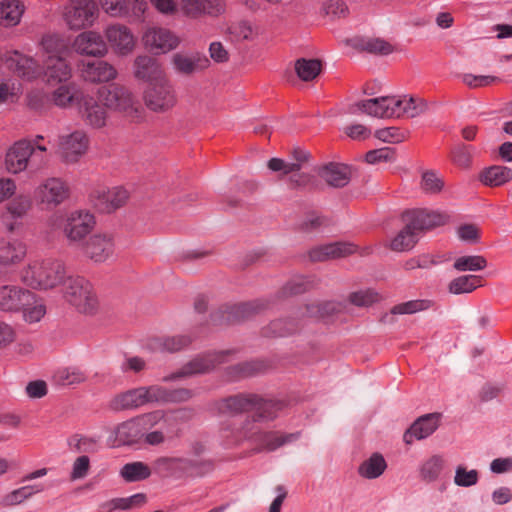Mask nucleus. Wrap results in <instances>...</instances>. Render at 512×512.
Masks as SVG:
<instances>
[{"label":"nucleus","instance_id":"1","mask_svg":"<svg viewBox=\"0 0 512 512\" xmlns=\"http://www.w3.org/2000/svg\"><path fill=\"white\" fill-rule=\"evenodd\" d=\"M65 277V265L56 259L34 261L22 271V281L33 288H54L61 284Z\"/></svg>","mask_w":512,"mask_h":512},{"label":"nucleus","instance_id":"2","mask_svg":"<svg viewBox=\"0 0 512 512\" xmlns=\"http://www.w3.org/2000/svg\"><path fill=\"white\" fill-rule=\"evenodd\" d=\"M98 100L111 110L121 113L131 121L143 117V108L133 93L125 86L112 84L99 89Z\"/></svg>","mask_w":512,"mask_h":512},{"label":"nucleus","instance_id":"3","mask_svg":"<svg viewBox=\"0 0 512 512\" xmlns=\"http://www.w3.org/2000/svg\"><path fill=\"white\" fill-rule=\"evenodd\" d=\"M64 297L82 314L93 315L99 309L98 297L93 286L83 277H67L64 282Z\"/></svg>","mask_w":512,"mask_h":512},{"label":"nucleus","instance_id":"4","mask_svg":"<svg viewBox=\"0 0 512 512\" xmlns=\"http://www.w3.org/2000/svg\"><path fill=\"white\" fill-rule=\"evenodd\" d=\"M98 16L99 8L94 0H68L62 11L63 21L73 31L92 27Z\"/></svg>","mask_w":512,"mask_h":512},{"label":"nucleus","instance_id":"5","mask_svg":"<svg viewBox=\"0 0 512 512\" xmlns=\"http://www.w3.org/2000/svg\"><path fill=\"white\" fill-rule=\"evenodd\" d=\"M268 306L269 302L262 299L225 306L211 314V322L215 326L237 324L263 312Z\"/></svg>","mask_w":512,"mask_h":512},{"label":"nucleus","instance_id":"6","mask_svg":"<svg viewBox=\"0 0 512 512\" xmlns=\"http://www.w3.org/2000/svg\"><path fill=\"white\" fill-rule=\"evenodd\" d=\"M163 418L162 411H154L123 422L117 427L116 438L123 445L136 444Z\"/></svg>","mask_w":512,"mask_h":512},{"label":"nucleus","instance_id":"7","mask_svg":"<svg viewBox=\"0 0 512 512\" xmlns=\"http://www.w3.org/2000/svg\"><path fill=\"white\" fill-rule=\"evenodd\" d=\"M145 106L155 113H165L177 104V94L169 78L149 84L143 93Z\"/></svg>","mask_w":512,"mask_h":512},{"label":"nucleus","instance_id":"8","mask_svg":"<svg viewBox=\"0 0 512 512\" xmlns=\"http://www.w3.org/2000/svg\"><path fill=\"white\" fill-rule=\"evenodd\" d=\"M228 354H230L229 350L199 354L183 365L178 371L164 377L163 380L168 382L197 374L209 373L215 369L216 366L222 364L225 356Z\"/></svg>","mask_w":512,"mask_h":512},{"label":"nucleus","instance_id":"9","mask_svg":"<svg viewBox=\"0 0 512 512\" xmlns=\"http://www.w3.org/2000/svg\"><path fill=\"white\" fill-rule=\"evenodd\" d=\"M96 225L95 217L88 211L71 212L63 225V233L71 245H80Z\"/></svg>","mask_w":512,"mask_h":512},{"label":"nucleus","instance_id":"10","mask_svg":"<svg viewBox=\"0 0 512 512\" xmlns=\"http://www.w3.org/2000/svg\"><path fill=\"white\" fill-rule=\"evenodd\" d=\"M141 42L148 52L165 54L176 49L180 39L169 29L153 26L143 32Z\"/></svg>","mask_w":512,"mask_h":512},{"label":"nucleus","instance_id":"11","mask_svg":"<svg viewBox=\"0 0 512 512\" xmlns=\"http://www.w3.org/2000/svg\"><path fill=\"white\" fill-rule=\"evenodd\" d=\"M402 219L408 221L419 233L448 224L450 222V215L447 212L414 209L404 212Z\"/></svg>","mask_w":512,"mask_h":512},{"label":"nucleus","instance_id":"12","mask_svg":"<svg viewBox=\"0 0 512 512\" xmlns=\"http://www.w3.org/2000/svg\"><path fill=\"white\" fill-rule=\"evenodd\" d=\"M402 105V99L389 96L372 98L356 104L362 113L378 118L400 117Z\"/></svg>","mask_w":512,"mask_h":512},{"label":"nucleus","instance_id":"13","mask_svg":"<svg viewBox=\"0 0 512 512\" xmlns=\"http://www.w3.org/2000/svg\"><path fill=\"white\" fill-rule=\"evenodd\" d=\"M84 255L95 263H104L112 257L115 249L114 237L108 233H97L89 237L82 246Z\"/></svg>","mask_w":512,"mask_h":512},{"label":"nucleus","instance_id":"14","mask_svg":"<svg viewBox=\"0 0 512 512\" xmlns=\"http://www.w3.org/2000/svg\"><path fill=\"white\" fill-rule=\"evenodd\" d=\"M34 303V293L16 285L0 286V310L19 311L22 307Z\"/></svg>","mask_w":512,"mask_h":512},{"label":"nucleus","instance_id":"15","mask_svg":"<svg viewBox=\"0 0 512 512\" xmlns=\"http://www.w3.org/2000/svg\"><path fill=\"white\" fill-rule=\"evenodd\" d=\"M88 145L89 139L86 133L80 130L59 137L60 155L69 163L77 162L86 153Z\"/></svg>","mask_w":512,"mask_h":512},{"label":"nucleus","instance_id":"16","mask_svg":"<svg viewBox=\"0 0 512 512\" xmlns=\"http://www.w3.org/2000/svg\"><path fill=\"white\" fill-rule=\"evenodd\" d=\"M133 74L138 80L150 84L168 78L162 63L150 55H138L133 62Z\"/></svg>","mask_w":512,"mask_h":512},{"label":"nucleus","instance_id":"17","mask_svg":"<svg viewBox=\"0 0 512 512\" xmlns=\"http://www.w3.org/2000/svg\"><path fill=\"white\" fill-rule=\"evenodd\" d=\"M34 153V146L30 140L16 141L7 151L5 163L9 172L17 174L28 167L29 159Z\"/></svg>","mask_w":512,"mask_h":512},{"label":"nucleus","instance_id":"18","mask_svg":"<svg viewBox=\"0 0 512 512\" xmlns=\"http://www.w3.org/2000/svg\"><path fill=\"white\" fill-rule=\"evenodd\" d=\"M105 36L114 52L118 55L127 56L135 49V38L130 29L124 25H111L107 27Z\"/></svg>","mask_w":512,"mask_h":512},{"label":"nucleus","instance_id":"19","mask_svg":"<svg viewBox=\"0 0 512 512\" xmlns=\"http://www.w3.org/2000/svg\"><path fill=\"white\" fill-rule=\"evenodd\" d=\"M73 48L81 55L103 57L108 47L101 34L95 31H84L76 36Z\"/></svg>","mask_w":512,"mask_h":512},{"label":"nucleus","instance_id":"20","mask_svg":"<svg viewBox=\"0 0 512 512\" xmlns=\"http://www.w3.org/2000/svg\"><path fill=\"white\" fill-rule=\"evenodd\" d=\"M37 194L43 204L56 207L69 197V187L60 178H49L37 188Z\"/></svg>","mask_w":512,"mask_h":512},{"label":"nucleus","instance_id":"21","mask_svg":"<svg viewBox=\"0 0 512 512\" xmlns=\"http://www.w3.org/2000/svg\"><path fill=\"white\" fill-rule=\"evenodd\" d=\"M171 63L177 73L186 76L192 75L199 71H203L210 65L209 59L199 52L175 53L172 56Z\"/></svg>","mask_w":512,"mask_h":512},{"label":"nucleus","instance_id":"22","mask_svg":"<svg viewBox=\"0 0 512 512\" xmlns=\"http://www.w3.org/2000/svg\"><path fill=\"white\" fill-rule=\"evenodd\" d=\"M440 417V413H430L416 419L405 431L404 442L410 445L414 439L421 440L430 436L438 428Z\"/></svg>","mask_w":512,"mask_h":512},{"label":"nucleus","instance_id":"23","mask_svg":"<svg viewBox=\"0 0 512 512\" xmlns=\"http://www.w3.org/2000/svg\"><path fill=\"white\" fill-rule=\"evenodd\" d=\"M181 10L191 18H198L207 14L218 16L225 10L224 0H181Z\"/></svg>","mask_w":512,"mask_h":512},{"label":"nucleus","instance_id":"24","mask_svg":"<svg viewBox=\"0 0 512 512\" xmlns=\"http://www.w3.org/2000/svg\"><path fill=\"white\" fill-rule=\"evenodd\" d=\"M81 76L91 83L108 82L116 78L117 70L103 60L88 61L82 63Z\"/></svg>","mask_w":512,"mask_h":512},{"label":"nucleus","instance_id":"25","mask_svg":"<svg viewBox=\"0 0 512 512\" xmlns=\"http://www.w3.org/2000/svg\"><path fill=\"white\" fill-rule=\"evenodd\" d=\"M355 252V246L348 242H335L315 247L309 251V257L313 262L347 257Z\"/></svg>","mask_w":512,"mask_h":512},{"label":"nucleus","instance_id":"26","mask_svg":"<svg viewBox=\"0 0 512 512\" xmlns=\"http://www.w3.org/2000/svg\"><path fill=\"white\" fill-rule=\"evenodd\" d=\"M318 175L327 185L342 188L350 182L352 168L343 163L330 162L319 169Z\"/></svg>","mask_w":512,"mask_h":512},{"label":"nucleus","instance_id":"27","mask_svg":"<svg viewBox=\"0 0 512 512\" xmlns=\"http://www.w3.org/2000/svg\"><path fill=\"white\" fill-rule=\"evenodd\" d=\"M84 122L93 128H102L106 125L107 111L102 102L92 97H84L79 107Z\"/></svg>","mask_w":512,"mask_h":512},{"label":"nucleus","instance_id":"28","mask_svg":"<svg viewBox=\"0 0 512 512\" xmlns=\"http://www.w3.org/2000/svg\"><path fill=\"white\" fill-rule=\"evenodd\" d=\"M26 245L13 238H0V266L10 267L23 261Z\"/></svg>","mask_w":512,"mask_h":512},{"label":"nucleus","instance_id":"29","mask_svg":"<svg viewBox=\"0 0 512 512\" xmlns=\"http://www.w3.org/2000/svg\"><path fill=\"white\" fill-rule=\"evenodd\" d=\"M301 433H283L280 431H265L256 435L255 440L258 444L259 451L272 452L276 449L296 441L299 439Z\"/></svg>","mask_w":512,"mask_h":512},{"label":"nucleus","instance_id":"30","mask_svg":"<svg viewBox=\"0 0 512 512\" xmlns=\"http://www.w3.org/2000/svg\"><path fill=\"white\" fill-rule=\"evenodd\" d=\"M8 65L13 72L26 80L35 79L41 73V69L32 57L14 52L8 60Z\"/></svg>","mask_w":512,"mask_h":512},{"label":"nucleus","instance_id":"31","mask_svg":"<svg viewBox=\"0 0 512 512\" xmlns=\"http://www.w3.org/2000/svg\"><path fill=\"white\" fill-rule=\"evenodd\" d=\"M192 341L190 335L184 334L153 338L148 345L153 351L177 353L189 347Z\"/></svg>","mask_w":512,"mask_h":512},{"label":"nucleus","instance_id":"32","mask_svg":"<svg viewBox=\"0 0 512 512\" xmlns=\"http://www.w3.org/2000/svg\"><path fill=\"white\" fill-rule=\"evenodd\" d=\"M478 180L487 187H500L512 181V169L503 165H491L479 172Z\"/></svg>","mask_w":512,"mask_h":512},{"label":"nucleus","instance_id":"33","mask_svg":"<svg viewBox=\"0 0 512 512\" xmlns=\"http://www.w3.org/2000/svg\"><path fill=\"white\" fill-rule=\"evenodd\" d=\"M257 402V394H238L223 399L220 409L223 412L238 414L253 411Z\"/></svg>","mask_w":512,"mask_h":512},{"label":"nucleus","instance_id":"34","mask_svg":"<svg viewBox=\"0 0 512 512\" xmlns=\"http://www.w3.org/2000/svg\"><path fill=\"white\" fill-rule=\"evenodd\" d=\"M98 203L95 206L103 212L110 213L120 207H122L128 200L127 190L121 187H115L108 191L97 192Z\"/></svg>","mask_w":512,"mask_h":512},{"label":"nucleus","instance_id":"35","mask_svg":"<svg viewBox=\"0 0 512 512\" xmlns=\"http://www.w3.org/2000/svg\"><path fill=\"white\" fill-rule=\"evenodd\" d=\"M45 77L50 84L65 82L71 77V67L64 58L51 56L47 61Z\"/></svg>","mask_w":512,"mask_h":512},{"label":"nucleus","instance_id":"36","mask_svg":"<svg viewBox=\"0 0 512 512\" xmlns=\"http://www.w3.org/2000/svg\"><path fill=\"white\" fill-rule=\"evenodd\" d=\"M404 227L390 241L389 248L396 252H405L411 250L418 241V232L408 221H404Z\"/></svg>","mask_w":512,"mask_h":512},{"label":"nucleus","instance_id":"37","mask_svg":"<svg viewBox=\"0 0 512 512\" xmlns=\"http://www.w3.org/2000/svg\"><path fill=\"white\" fill-rule=\"evenodd\" d=\"M146 404L144 387L128 390L116 395L112 400V407L116 410L138 408Z\"/></svg>","mask_w":512,"mask_h":512},{"label":"nucleus","instance_id":"38","mask_svg":"<svg viewBox=\"0 0 512 512\" xmlns=\"http://www.w3.org/2000/svg\"><path fill=\"white\" fill-rule=\"evenodd\" d=\"M344 309L345 305L342 302L323 301L306 305L303 314L310 318L326 319L342 313Z\"/></svg>","mask_w":512,"mask_h":512},{"label":"nucleus","instance_id":"39","mask_svg":"<svg viewBox=\"0 0 512 512\" xmlns=\"http://www.w3.org/2000/svg\"><path fill=\"white\" fill-rule=\"evenodd\" d=\"M352 46L359 52L375 55H388L394 51L393 46L381 38H357L353 40Z\"/></svg>","mask_w":512,"mask_h":512},{"label":"nucleus","instance_id":"40","mask_svg":"<svg viewBox=\"0 0 512 512\" xmlns=\"http://www.w3.org/2000/svg\"><path fill=\"white\" fill-rule=\"evenodd\" d=\"M287 406L283 400L265 399L258 395V402L253 411H255V420H273L278 413Z\"/></svg>","mask_w":512,"mask_h":512},{"label":"nucleus","instance_id":"41","mask_svg":"<svg viewBox=\"0 0 512 512\" xmlns=\"http://www.w3.org/2000/svg\"><path fill=\"white\" fill-rule=\"evenodd\" d=\"M475 147L463 142L455 143L450 151V160L458 168L468 171L473 165Z\"/></svg>","mask_w":512,"mask_h":512},{"label":"nucleus","instance_id":"42","mask_svg":"<svg viewBox=\"0 0 512 512\" xmlns=\"http://www.w3.org/2000/svg\"><path fill=\"white\" fill-rule=\"evenodd\" d=\"M299 328V323L293 319H278L264 327L262 333L266 337H283L297 332Z\"/></svg>","mask_w":512,"mask_h":512},{"label":"nucleus","instance_id":"43","mask_svg":"<svg viewBox=\"0 0 512 512\" xmlns=\"http://www.w3.org/2000/svg\"><path fill=\"white\" fill-rule=\"evenodd\" d=\"M481 286H483V277L470 274L453 279L448 285V290L452 294H464L471 293Z\"/></svg>","mask_w":512,"mask_h":512},{"label":"nucleus","instance_id":"44","mask_svg":"<svg viewBox=\"0 0 512 512\" xmlns=\"http://www.w3.org/2000/svg\"><path fill=\"white\" fill-rule=\"evenodd\" d=\"M294 69L302 81L309 82L321 73L322 62L319 59L299 58L295 61Z\"/></svg>","mask_w":512,"mask_h":512},{"label":"nucleus","instance_id":"45","mask_svg":"<svg viewBox=\"0 0 512 512\" xmlns=\"http://www.w3.org/2000/svg\"><path fill=\"white\" fill-rule=\"evenodd\" d=\"M387 467L384 457L380 453H373L358 468L359 474L367 479H374L383 474Z\"/></svg>","mask_w":512,"mask_h":512},{"label":"nucleus","instance_id":"46","mask_svg":"<svg viewBox=\"0 0 512 512\" xmlns=\"http://www.w3.org/2000/svg\"><path fill=\"white\" fill-rule=\"evenodd\" d=\"M23 12L24 5L19 0H5L0 3V19L7 26L17 25Z\"/></svg>","mask_w":512,"mask_h":512},{"label":"nucleus","instance_id":"47","mask_svg":"<svg viewBox=\"0 0 512 512\" xmlns=\"http://www.w3.org/2000/svg\"><path fill=\"white\" fill-rule=\"evenodd\" d=\"M120 475L126 482H137L147 479L151 475V470L143 462H132L122 467Z\"/></svg>","mask_w":512,"mask_h":512},{"label":"nucleus","instance_id":"48","mask_svg":"<svg viewBox=\"0 0 512 512\" xmlns=\"http://www.w3.org/2000/svg\"><path fill=\"white\" fill-rule=\"evenodd\" d=\"M54 379L59 385L70 386L85 382L87 375L80 368L68 367L58 370L54 375Z\"/></svg>","mask_w":512,"mask_h":512},{"label":"nucleus","instance_id":"49","mask_svg":"<svg viewBox=\"0 0 512 512\" xmlns=\"http://www.w3.org/2000/svg\"><path fill=\"white\" fill-rule=\"evenodd\" d=\"M316 285L314 279L299 276L288 281L281 289V293L285 297L295 296L311 290Z\"/></svg>","mask_w":512,"mask_h":512},{"label":"nucleus","instance_id":"50","mask_svg":"<svg viewBox=\"0 0 512 512\" xmlns=\"http://www.w3.org/2000/svg\"><path fill=\"white\" fill-rule=\"evenodd\" d=\"M487 267V260L481 255L461 256L453 264L457 271H480Z\"/></svg>","mask_w":512,"mask_h":512},{"label":"nucleus","instance_id":"51","mask_svg":"<svg viewBox=\"0 0 512 512\" xmlns=\"http://www.w3.org/2000/svg\"><path fill=\"white\" fill-rule=\"evenodd\" d=\"M420 188L426 194H439L444 188V180L435 171L426 170L422 173Z\"/></svg>","mask_w":512,"mask_h":512},{"label":"nucleus","instance_id":"52","mask_svg":"<svg viewBox=\"0 0 512 512\" xmlns=\"http://www.w3.org/2000/svg\"><path fill=\"white\" fill-rule=\"evenodd\" d=\"M265 364L262 361L240 363L228 368V373L234 378H244L262 372Z\"/></svg>","mask_w":512,"mask_h":512},{"label":"nucleus","instance_id":"53","mask_svg":"<svg viewBox=\"0 0 512 512\" xmlns=\"http://www.w3.org/2000/svg\"><path fill=\"white\" fill-rule=\"evenodd\" d=\"M379 300L378 292L370 288L352 292L348 296V301L357 307H369Z\"/></svg>","mask_w":512,"mask_h":512},{"label":"nucleus","instance_id":"54","mask_svg":"<svg viewBox=\"0 0 512 512\" xmlns=\"http://www.w3.org/2000/svg\"><path fill=\"white\" fill-rule=\"evenodd\" d=\"M401 110V116L407 114L414 118L428 110V102L423 98L410 97L408 100H403Z\"/></svg>","mask_w":512,"mask_h":512},{"label":"nucleus","instance_id":"55","mask_svg":"<svg viewBox=\"0 0 512 512\" xmlns=\"http://www.w3.org/2000/svg\"><path fill=\"white\" fill-rule=\"evenodd\" d=\"M31 205L29 196L19 195L7 204V212L14 218H21L30 210Z\"/></svg>","mask_w":512,"mask_h":512},{"label":"nucleus","instance_id":"56","mask_svg":"<svg viewBox=\"0 0 512 512\" xmlns=\"http://www.w3.org/2000/svg\"><path fill=\"white\" fill-rule=\"evenodd\" d=\"M443 466V461L438 456H433L429 460H427L422 468H421V476L425 481H433L435 480Z\"/></svg>","mask_w":512,"mask_h":512},{"label":"nucleus","instance_id":"57","mask_svg":"<svg viewBox=\"0 0 512 512\" xmlns=\"http://www.w3.org/2000/svg\"><path fill=\"white\" fill-rule=\"evenodd\" d=\"M462 82L471 89L486 87L499 81V78L491 75H474L465 73L461 76Z\"/></svg>","mask_w":512,"mask_h":512},{"label":"nucleus","instance_id":"58","mask_svg":"<svg viewBox=\"0 0 512 512\" xmlns=\"http://www.w3.org/2000/svg\"><path fill=\"white\" fill-rule=\"evenodd\" d=\"M184 468L193 476H203L214 469V463L211 460H185Z\"/></svg>","mask_w":512,"mask_h":512},{"label":"nucleus","instance_id":"59","mask_svg":"<svg viewBox=\"0 0 512 512\" xmlns=\"http://www.w3.org/2000/svg\"><path fill=\"white\" fill-rule=\"evenodd\" d=\"M99 2L104 11L110 16L122 17L129 13L126 0H99Z\"/></svg>","mask_w":512,"mask_h":512},{"label":"nucleus","instance_id":"60","mask_svg":"<svg viewBox=\"0 0 512 512\" xmlns=\"http://www.w3.org/2000/svg\"><path fill=\"white\" fill-rule=\"evenodd\" d=\"M396 159V152L390 147H384L368 151L365 155V160L370 164L378 162L394 161Z\"/></svg>","mask_w":512,"mask_h":512},{"label":"nucleus","instance_id":"61","mask_svg":"<svg viewBox=\"0 0 512 512\" xmlns=\"http://www.w3.org/2000/svg\"><path fill=\"white\" fill-rule=\"evenodd\" d=\"M329 219L316 213H309L306 218L299 224V229L303 232H313L322 226H328Z\"/></svg>","mask_w":512,"mask_h":512},{"label":"nucleus","instance_id":"62","mask_svg":"<svg viewBox=\"0 0 512 512\" xmlns=\"http://www.w3.org/2000/svg\"><path fill=\"white\" fill-rule=\"evenodd\" d=\"M73 87L69 85L59 86L52 94V101L59 107H67L75 99Z\"/></svg>","mask_w":512,"mask_h":512},{"label":"nucleus","instance_id":"63","mask_svg":"<svg viewBox=\"0 0 512 512\" xmlns=\"http://www.w3.org/2000/svg\"><path fill=\"white\" fill-rule=\"evenodd\" d=\"M20 310L23 311L24 319L30 323L38 322L46 313L45 306L37 301L35 295L34 303L28 306H24Z\"/></svg>","mask_w":512,"mask_h":512},{"label":"nucleus","instance_id":"64","mask_svg":"<svg viewBox=\"0 0 512 512\" xmlns=\"http://www.w3.org/2000/svg\"><path fill=\"white\" fill-rule=\"evenodd\" d=\"M168 389L160 385L144 387V396L147 403H167Z\"/></svg>","mask_w":512,"mask_h":512}]
</instances>
